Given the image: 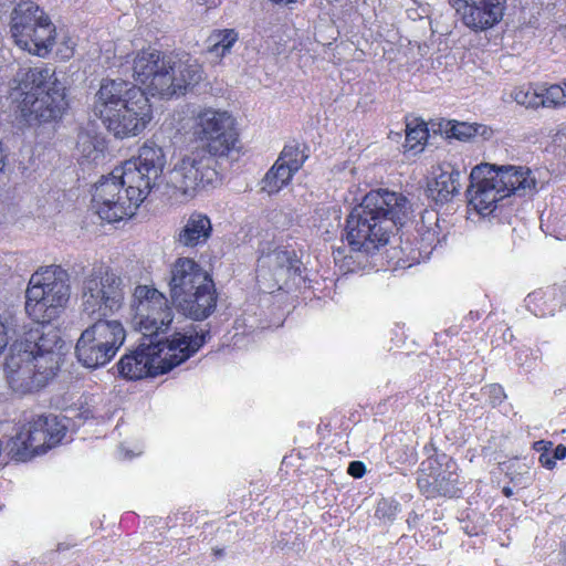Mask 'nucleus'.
<instances>
[{"mask_svg": "<svg viewBox=\"0 0 566 566\" xmlns=\"http://www.w3.org/2000/svg\"><path fill=\"white\" fill-rule=\"evenodd\" d=\"M70 296V275L61 265H48L31 275L25 290V314L39 326L0 316V355L9 348L6 375L15 392H31L55 375L63 340L49 324L62 315Z\"/></svg>", "mask_w": 566, "mask_h": 566, "instance_id": "obj_1", "label": "nucleus"}, {"mask_svg": "<svg viewBox=\"0 0 566 566\" xmlns=\"http://www.w3.org/2000/svg\"><path fill=\"white\" fill-rule=\"evenodd\" d=\"M127 295L124 280L109 265L97 264L83 275L82 311L95 319L76 340L75 356L88 368L108 364L125 340V331L117 319H108L118 312Z\"/></svg>", "mask_w": 566, "mask_h": 566, "instance_id": "obj_2", "label": "nucleus"}, {"mask_svg": "<svg viewBox=\"0 0 566 566\" xmlns=\"http://www.w3.org/2000/svg\"><path fill=\"white\" fill-rule=\"evenodd\" d=\"M166 154L154 142L142 145L130 157L95 184L92 207L98 217L114 223L136 214L166 167Z\"/></svg>", "mask_w": 566, "mask_h": 566, "instance_id": "obj_3", "label": "nucleus"}, {"mask_svg": "<svg viewBox=\"0 0 566 566\" xmlns=\"http://www.w3.org/2000/svg\"><path fill=\"white\" fill-rule=\"evenodd\" d=\"M410 201L389 190L367 192L346 219L345 241L355 252L373 253L385 247L395 226L411 217Z\"/></svg>", "mask_w": 566, "mask_h": 566, "instance_id": "obj_4", "label": "nucleus"}, {"mask_svg": "<svg viewBox=\"0 0 566 566\" xmlns=\"http://www.w3.org/2000/svg\"><path fill=\"white\" fill-rule=\"evenodd\" d=\"M9 97L28 125L56 122L70 107L65 84L48 66L20 67L9 83Z\"/></svg>", "mask_w": 566, "mask_h": 566, "instance_id": "obj_5", "label": "nucleus"}, {"mask_svg": "<svg viewBox=\"0 0 566 566\" xmlns=\"http://www.w3.org/2000/svg\"><path fill=\"white\" fill-rule=\"evenodd\" d=\"M94 111L109 133L122 139L140 135L153 119L146 92L123 80L102 81Z\"/></svg>", "mask_w": 566, "mask_h": 566, "instance_id": "obj_6", "label": "nucleus"}, {"mask_svg": "<svg viewBox=\"0 0 566 566\" xmlns=\"http://www.w3.org/2000/svg\"><path fill=\"white\" fill-rule=\"evenodd\" d=\"M205 344V336L193 331L175 332L165 340L143 339L138 347L117 363L118 374L126 380L165 375L181 365Z\"/></svg>", "mask_w": 566, "mask_h": 566, "instance_id": "obj_7", "label": "nucleus"}, {"mask_svg": "<svg viewBox=\"0 0 566 566\" xmlns=\"http://www.w3.org/2000/svg\"><path fill=\"white\" fill-rule=\"evenodd\" d=\"M132 76L144 92L160 98L182 95L199 83L202 69L188 56H166L156 50L138 51L132 60Z\"/></svg>", "mask_w": 566, "mask_h": 566, "instance_id": "obj_8", "label": "nucleus"}, {"mask_svg": "<svg viewBox=\"0 0 566 566\" xmlns=\"http://www.w3.org/2000/svg\"><path fill=\"white\" fill-rule=\"evenodd\" d=\"M168 289L178 311L193 321L210 317L216 308L212 277L191 258H177L170 265Z\"/></svg>", "mask_w": 566, "mask_h": 566, "instance_id": "obj_9", "label": "nucleus"}, {"mask_svg": "<svg viewBox=\"0 0 566 566\" xmlns=\"http://www.w3.org/2000/svg\"><path fill=\"white\" fill-rule=\"evenodd\" d=\"M9 34L19 50L45 59L54 50L56 28L42 7L22 0L10 12Z\"/></svg>", "mask_w": 566, "mask_h": 566, "instance_id": "obj_10", "label": "nucleus"}, {"mask_svg": "<svg viewBox=\"0 0 566 566\" xmlns=\"http://www.w3.org/2000/svg\"><path fill=\"white\" fill-rule=\"evenodd\" d=\"M66 432L63 418L54 415L34 416L8 440L7 454L17 462L31 461L61 444Z\"/></svg>", "mask_w": 566, "mask_h": 566, "instance_id": "obj_11", "label": "nucleus"}, {"mask_svg": "<svg viewBox=\"0 0 566 566\" xmlns=\"http://www.w3.org/2000/svg\"><path fill=\"white\" fill-rule=\"evenodd\" d=\"M130 311L132 325L144 335V339H166L159 335L168 332L175 312L165 294L151 285L139 284L133 291Z\"/></svg>", "mask_w": 566, "mask_h": 566, "instance_id": "obj_12", "label": "nucleus"}, {"mask_svg": "<svg viewBox=\"0 0 566 566\" xmlns=\"http://www.w3.org/2000/svg\"><path fill=\"white\" fill-rule=\"evenodd\" d=\"M217 158L208 150L196 149L179 158L169 172V182L188 198L221 184Z\"/></svg>", "mask_w": 566, "mask_h": 566, "instance_id": "obj_13", "label": "nucleus"}, {"mask_svg": "<svg viewBox=\"0 0 566 566\" xmlns=\"http://www.w3.org/2000/svg\"><path fill=\"white\" fill-rule=\"evenodd\" d=\"M192 129L196 139L203 143L201 149L212 155L226 158L237 148L235 119L224 109L198 108L193 114Z\"/></svg>", "mask_w": 566, "mask_h": 566, "instance_id": "obj_14", "label": "nucleus"}, {"mask_svg": "<svg viewBox=\"0 0 566 566\" xmlns=\"http://www.w3.org/2000/svg\"><path fill=\"white\" fill-rule=\"evenodd\" d=\"M458 465L447 455L441 454L421 462L418 486L427 499L454 497L458 495Z\"/></svg>", "mask_w": 566, "mask_h": 566, "instance_id": "obj_15", "label": "nucleus"}, {"mask_svg": "<svg viewBox=\"0 0 566 566\" xmlns=\"http://www.w3.org/2000/svg\"><path fill=\"white\" fill-rule=\"evenodd\" d=\"M298 272V260L293 251L274 250L259 259L258 279L264 290H282Z\"/></svg>", "mask_w": 566, "mask_h": 566, "instance_id": "obj_16", "label": "nucleus"}, {"mask_svg": "<svg viewBox=\"0 0 566 566\" xmlns=\"http://www.w3.org/2000/svg\"><path fill=\"white\" fill-rule=\"evenodd\" d=\"M470 211L490 219L495 211V166L480 164L471 170L468 188Z\"/></svg>", "mask_w": 566, "mask_h": 566, "instance_id": "obj_17", "label": "nucleus"}, {"mask_svg": "<svg viewBox=\"0 0 566 566\" xmlns=\"http://www.w3.org/2000/svg\"><path fill=\"white\" fill-rule=\"evenodd\" d=\"M448 222L441 218L437 210H424L420 221L416 224L415 251L412 262L429 259L433 250L441 247L448 239Z\"/></svg>", "mask_w": 566, "mask_h": 566, "instance_id": "obj_18", "label": "nucleus"}, {"mask_svg": "<svg viewBox=\"0 0 566 566\" xmlns=\"http://www.w3.org/2000/svg\"><path fill=\"white\" fill-rule=\"evenodd\" d=\"M303 163L304 156L297 146H285L269 172L264 175L262 190L270 195L281 191L290 184L292 176L300 170Z\"/></svg>", "mask_w": 566, "mask_h": 566, "instance_id": "obj_19", "label": "nucleus"}, {"mask_svg": "<svg viewBox=\"0 0 566 566\" xmlns=\"http://www.w3.org/2000/svg\"><path fill=\"white\" fill-rule=\"evenodd\" d=\"M536 190L532 170L523 166H497V195L502 198L525 197Z\"/></svg>", "mask_w": 566, "mask_h": 566, "instance_id": "obj_20", "label": "nucleus"}, {"mask_svg": "<svg viewBox=\"0 0 566 566\" xmlns=\"http://www.w3.org/2000/svg\"><path fill=\"white\" fill-rule=\"evenodd\" d=\"M462 22L474 30H485L495 23V0H451Z\"/></svg>", "mask_w": 566, "mask_h": 566, "instance_id": "obj_21", "label": "nucleus"}, {"mask_svg": "<svg viewBox=\"0 0 566 566\" xmlns=\"http://www.w3.org/2000/svg\"><path fill=\"white\" fill-rule=\"evenodd\" d=\"M211 219L202 212H192L186 219L177 234V242L186 248H197L206 244L212 235Z\"/></svg>", "mask_w": 566, "mask_h": 566, "instance_id": "obj_22", "label": "nucleus"}, {"mask_svg": "<svg viewBox=\"0 0 566 566\" xmlns=\"http://www.w3.org/2000/svg\"><path fill=\"white\" fill-rule=\"evenodd\" d=\"M459 172L450 165L433 166L428 181V192L432 200L443 202L458 192Z\"/></svg>", "mask_w": 566, "mask_h": 566, "instance_id": "obj_23", "label": "nucleus"}, {"mask_svg": "<svg viewBox=\"0 0 566 566\" xmlns=\"http://www.w3.org/2000/svg\"><path fill=\"white\" fill-rule=\"evenodd\" d=\"M525 304L526 308L536 317H552L557 310H560L557 306L552 285L528 293L525 298Z\"/></svg>", "mask_w": 566, "mask_h": 566, "instance_id": "obj_24", "label": "nucleus"}, {"mask_svg": "<svg viewBox=\"0 0 566 566\" xmlns=\"http://www.w3.org/2000/svg\"><path fill=\"white\" fill-rule=\"evenodd\" d=\"M500 470L507 476L509 482L513 483L516 490H524L533 482L532 467L525 458H512L500 463Z\"/></svg>", "mask_w": 566, "mask_h": 566, "instance_id": "obj_25", "label": "nucleus"}, {"mask_svg": "<svg viewBox=\"0 0 566 566\" xmlns=\"http://www.w3.org/2000/svg\"><path fill=\"white\" fill-rule=\"evenodd\" d=\"M238 40V34L232 29L216 30L208 36V53L217 60L228 55L233 44Z\"/></svg>", "mask_w": 566, "mask_h": 566, "instance_id": "obj_26", "label": "nucleus"}, {"mask_svg": "<svg viewBox=\"0 0 566 566\" xmlns=\"http://www.w3.org/2000/svg\"><path fill=\"white\" fill-rule=\"evenodd\" d=\"M513 99L528 109L542 108L541 84H522L512 92Z\"/></svg>", "mask_w": 566, "mask_h": 566, "instance_id": "obj_27", "label": "nucleus"}, {"mask_svg": "<svg viewBox=\"0 0 566 566\" xmlns=\"http://www.w3.org/2000/svg\"><path fill=\"white\" fill-rule=\"evenodd\" d=\"M542 108L562 109L566 107L565 91L559 84H541Z\"/></svg>", "mask_w": 566, "mask_h": 566, "instance_id": "obj_28", "label": "nucleus"}, {"mask_svg": "<svg viewBox=\"0 0 566 566\" xmlns=\"http://www.w3.org/2000/svg\"><path fill=\"white\" fill-rule=\"evenodd\" d=\"M429 137L428 126L423 122L413 120L406 124L405 148L415 150L422 146Z\"/></svg>", "mask_w": 566, "mask_h": 566, "instance_id": "obj_29", "label": "nucleus"}, {"mask_svg": "<svg viewBox=\"0 0 566 566\" xmlns=\"http://www.w3.org/2000/svg\"><path fill=\"white\" fill-rule=\"evenodd\" d=\"M76 148L86 160L96 161L102 157V143L93 139L87 134H82L80 138H77Z\"/></svg>", "mask_w": 566, "mask_h": 566, "instance_id": "obj_30", "label": "nucleus"}, {"mask_svg": "<svg viewBox=\"0 0 566 566\" xmlns=\"http://www.w3.org/2000/svg\"><path fill=\"white\" fill-rule=\"evenodd\" d=\"M444 133H447L449 137L467 140L475 134V129L468 123L449 122L447 127H444Z\"/></svg>", "mask_w": 566, "mask_h": 566, "instance_id": "obj_31", "label": "nucleus"}, {"mask_svg": "<svg viewBox=\"0 0 566 566\" xmlns=\"http://www.w3.org/2000/svg\"><path fill=\"white\" fill-rule=\"evenodd\" d=\"M56 55L62 60H71L74 54L75 42L66 33L59 34L56 33V39L54 43Z\"/></svg>", "mask_w": 566, "mask_h": 566, "instance_id": "obj_32", "label": "nucleus"}, {"mask_svg": "<svg viewBox=\"0 0 566 566\" xmlns=\"http://www.w3.org/2000/svg\"><path fill=\"white\" fill-rule=\"evenodd\" d=\"M396 505L386 500L378 502L376 507V516L391 518L395 516Z\"/></svg>", "mask_w": 566, "mask_h": 566, "instance_id": "obj_33", "label": "nucleus"}, {"mask_svg": "<svg viewBox=\"0 0 566 566\" xmlns=\"http://www.w3.org/2000/svg\"><path fill=\"white\" fill-rule=\"evenodd\" d=\"M365 472V464L360 461H353L348 464L347 473L356 479L363 478Z\"/></svg>", "mask_w": 566, "mask_h": 566, "instance_id": "obj_34", "label": "nucleus"}, {"mask_svg": "<svg viewBox=\"0 0 566 566\" xmlns=\"http://www.w3.org/2000/svg\"><path fill=\"white\" fill-rule=\"evenodd\" d=\"M553 292L555 293V298L557 302V306L559 308H566V285H552Z\"/></svg>", "mask_w": 566, "mask_h": 566, "instance_id": "obj_35", "label": "nucleus"}, {"mask_svg": "<svg viewBox=\"0 0 566 566\" xmlns=\"http://www.w3.org/2000/svg\"><path fill=\"white\" fill-rule=\"evenodd\" d=\"M553 449V441L551 440H536L533 443V450L543 453V452H549Z\"/></svg>", "mask_w": 566, "mask_h": 566, "instance_id": "obj_36", "label": "nucleus"}, {"mask_svg": "<svg viewBox=\"0 0 566 566\" xmlns=\"http://www.w3.org/2000/svg\"><path fill=\"white\" fill-rule=\"evenodd\" d=\"M539 463L542 467L553 470L556 465V459L553 457V454L549 452H543L539 455Z\"/></svg>", "mask_w": 566, "mask_h": 566, "instance_id": "obj_37", "label": "nucleus"}, {"mask_svg": "<svg viewBox=\"0 0 566 566\" xmlns=\"http://www.w3.org/2000/svg\"><path fill=\"white\" fill-rule=\"evenodd\" d=\"M553 457L556 460H563L566 458V447L563 443L556 446L553 451Z\"/></svg>", "mask_w": 566, "mask_h": 566, "instance_id": "obj_38", "label": "nucleus"}, {"mask_svg": "<svg viewBox=\"0 0 566 566\" xmlns=\"http://www.w3.org/2000/svg\"><path fill=\"white\" fill-rule=\"evenodd\" d=\"M503 494L506 496V497H510L513 495V489L512 488H509V486H504L503 488Z\"/></svg>", "mask_w": 566, "mask_h": 566, "instance_id": "obj_39", "label": "nucleus"}, {"mask_svg": "<svg viewBox=\"0 0 566 566\" xmlns=\"http://www.w3.org/2000/svg\"><path fill=\"white\" fill-rule=\"evenodd\" d=\"M270 1L277 3V4H281V3L289 4V3L295 2L296 0H270Z\"/></svg>", "mask_w": 566, "mask_h": 566, "instance_id": "obj_40", "label": "nucleus"}, {"mask_svg": "<svg viewBox=\"0 0 566 566\" xmlns=\"http://www.w3.org/2000/svg\"><path fill=\"white\" fill-rule=\"evenodd\" d=\"M4 166H6V164L3 163V156H2L1 148H0V172L2 171Z\"/></svg>", "mask_w": 566, "mask_h": 566, "instance_id": "obj_41", "label": "nucleus"}, {"mask_svg": "<svg viewBox=\"0 0 566 566\" xmlns=\"http://www.w3.org/2000/svg\"><path fill=\"white\" fill-rule=\"evenodd\" d=\"M222 553H223V552H222V549H220V548H216V549H214V555H216V556H222Z\"/></svg>", "mask_w": 566, "mask_h": 566, "instance_id": "obj_42", "label": "nucleus"}, {"mask_svg": "<svg viewBox=\"0 0 566 566\" xmlns=\"http://www.w3.org/2000/svg\"><path fill=\"white\" fill-rule=\"evenodd\" d=\"M560 83L563 85V90L565 92V98H566V80H563Z\"/></svg>", "mask_w": 566, "mask_h": 566, "instance_id": "obj_43", "label": "nucleus"}, {"mask_svg": "<svg viewBox=\"0 0 566 566\" xmlns=\"http://www.w3.org/2000/svg\"><path fill=\"white\" fill-rule=\"evenodd\" d=\"M57 551L65 549L62 544L57 545Z\"/></svg>", "mask_w": 566, "mask_h": 566, "instance_id": "obj_44", "label": "nucleus"}, {"mask_svg": "<svg viewBox=\"0 0 566 566\" xmlns=\"http://www.w3.org/2000/svg\"><path fill=\"white\" fill-rule=\"evenodd\" d=\"M563 34H564V35H565V38H566V25H565V27H564V29H563Z\"/></svg>", "mask_w": 566, "mask_h": 566, "instance_id": "obj_45", "label": "nucleus"}, {"mask_svg": "<svg viewBox=\"0 0 566 566\" xmlns=\"http://www.w3.org/2000/svg\"><path fill=\"white\" fill-rule=\"evenodd\" d=\"M1 450H2V443H1V440H0V454H1Z\"/></svg>", "mask_w": 566, "mask_h": 566, "instance_id": "obj_46", "label": "nucleus"}, {"mask_svg": "<svg viewBox=\"0 0 566 566\" xmlns=\"http://www.w3.org/2000/svg\"><path fill=\"white\" fill-rule=\"evenodd\" d=\"M500 4V1L497 0V6Z\"/></svg>", "mask_w": 566, "mask_h": 566, "instance_id": "obj_47", "label": "nucleus"}]
</instances>
